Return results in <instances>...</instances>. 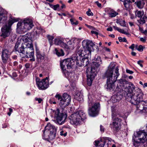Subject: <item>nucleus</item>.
<instances>
[{
  "label": "nucleus",
  "mask_w": 147,
  "mask_h": 147,
  "mask_svg": "<svg viewBox=\"0 0 147 147\" xmlns=\"http://www.w3.org/2000/svg\"><path fill=\"white\" fill-rule=\"evenodd\" d=\"M82 47L78 46L76 48V52L77 55L72 56L71 59L74 62H76V65L79 66H86L88 64V59L85 55H91L92 49L94 45V43L90 40H84L82 42Z\"/></svg>",
  "instance_id": "obj_1"
},
{
  "label": "nucleus",
  "mask_w": 147,
  "mask_h": 147,
  "mask_svg": "<svg viewBox=\"0 0 147 147\" xmlns=\"http://www.w3.org/2000/svg\"><path fill=\"white\" fill-rule=\"evenodd\" d=\"M125 94L126 99L131 104L138 105L141 101L142 105L147 104L146 101H143V94L141 90L135 87L134 84L130 83L129 86L125 88Z\"/></svg>",
  "instance_id": "obj_2"
},
{
  "label": "nucleus",
  "mask_w": 147,
  "mask_h": 147,
  "mask_svg": "<svg viewBox=\"0 0 147 147\" xmlns=\"http://www.w3.org/2000/svg\"><path fill=\"white\" fill-rule=\"evenodd\" d=\"M115 67L114 63H111L104 75V78H107L106 88L111 91L113 90L115 87L114 83L119 75V69Z\"/></svg>",
  "instance_id": "obj_3"
},
{
  "label": "nucleus",
  "mask_w": 147,
  "mask_h": 147,
  "mask_svg": "<svg viewBox=\"0 0 147 147\" xmlns=\"http://www.w3.org/2000/svg\"><path fill=\"white\" fill-rule=\"evenodd\" d=\"M116 107L115 106L111 107L112 122L110 124L111 129L114 131H118L121 127V119L117 117Z\"/></svg>",
  "instance_id": "obj_4"
},
{
  "label": "nucleus",
  "mask_w": 147,
  "mask_h": 147,
  "mask_svg": "<svg viewBox=\"0 0 147 147\" xmlns=\"http://www.w3.org/2000/svg\"><path fill=\"white\" fill-rule=\"evenodd\" d=\"M86 118V114L82 111H79L75 112L71 114L69 117L71 124L76 125H80Z\"/></svg>",
  "instance_id": "obj_5"
},
{
  "label": "nucleus",
  "mask_w": 147,
  "mask_h": 147,
  "mask_svg": "<svg viewBox=\"0 0 147 147\" xmlns=\"http://www.w3.org/2000/svg\"><path fill=\"white\" fill-rule=\"evenodd\" d=\"M20 55L22 58H28V56L30 55H33L34 53V49L32 42H30V44H28L25 42L22 44L20 49L19 50Z\"/></svg>",
  "instance_id": "obj_6"
},
{
  "label": "nucleus",
  "mask_w": 147,
  "mask_h": 147,
  "mask_svg": "<svg viewBox=\"0 0 147 147\" xmlns=\"http://www.w3.org/2000/svg\"><path fill=\"white\" fill-rule=\"evenodd\" d=\"M33 21L31 19L26 18L22 22H19L17 24V29L22 33L31 29L33 26Z\"/></svg>",
  "instance_id": "obj_7"
},
{
  "label": "nucleus",
  "mask_w": 147,
  "mask_h": 147,
  "mask_svg": "<svg viewBox=\"0 0 147 147\" xmlns=\"http://www.w3.org/2000/svg\"><path fill=\"white\" fill-rule=\"evenodd\" d=\"M18 21L17 19L14 18H10L7 23L5 24L2 28L1 36L4 38L9 36L11 31V27L12 25Z\"/></svg>",
  "instance_id": "obj_8"
},
{
  "label": "nucleus",
  "mask_w": 147,
  "mask_h": 147,
  "mask_svg": "<svg viewBox=\"0 0 147 147\" xmlns=\"http://www.w3.org/2000/svg\"><path fill=\"white\" fill-rule=\"evenodd\" d=\"M55 97L58 100L57 103L61 107L68 106L70 103L71 99V96L66 93H64L62 96L57 93Z\"/></svg>",
  "instance_id": "obj_9"
},
{
  "label": "nucleus",
  "mask_w": 147,
  "mask_h": 147,
  "mask_svg": "<svg viewBox=\"0 0 147 147\" xmlns=\"http://www.w3.org/2000/svg\"><path fill=\"white\" fill-rule=\"evenodd\" d=\"M86 73L87 74V84L89 86H90L95 76L96 75V70L92 68L90 69V68L88 67L86 70Z\"/></svg>",
  "instance_id": "obj_10"
},
{
  "label": "nucleus",
  "mask_w": 147,
  "mask_h": 147,
  "mask_svg": "<svg viewBox=\"0 0 147 147\" xmlns=\"http://www.w3.org/2000/svg\"><path fill=\"white\" fill-rule=\"evenodd\" d=\"M36 84L40 90H45L49 86V80L47 77L42 80H40L38 78H36Z\"/></svg>",
  "instance_id": "obj_11"
},
{
  "label": "nucleus",
  "mask_w": 147,
  "mask_h": 147,
  "mask_svg": "<svg viewBox=\"0 0 147 147\" xmlns=\"http://www.w3.org/2000/svg\"><path fill=\"white\" fill-rule=\"evenodd\" d=\"M55 117L56 118L57 123L59 125L64 123L67 117L66 114L59 113L58 111H56L55 113Z\"/></svg>",
  "instance_id": "obj_12"
},
{
  "label": "nucleus",
  "mask_w": 147,
  "mask_h": 147,
  "mask_svg": "<svg viewBox=\"0 0 147 147\" xmlns=\"http://www.w3.org/2000/svg\"><path fill=\"white\" fill-rule=\"evenodd\" d=\"M74 65V62L71 58L65 59L60 62L61 67L63 71L66 70V66L67 68H71Z\"/></svg>",
  "instance_id": "obj_13"
},
{
  "label": "nucleus",
  "mask_w": 147,
  "mask_h": 147,
  "mask_svg": "<svg viewBox=\"0 0 147 147\" xmlns=\"http://www.w3.org/2000/svg\"><path fill=\"white\" fill-rule=\"evenodd\" d=\"M45 129L50 131V134L49 136V139L52 140L55 138L56 133V128L54 125L49 123L45 127Z\"/></svg>",
  "instance_id": "obj_14"
},
{
  "label": "nucleus",
  "mask_w": 147,
  "mask_h": 147,
  "mask_svg": "<svg viewBox=\"0 0 147 147\" xmlns=\"http://www.w3.org/2000/svg\"><path fill=\"white\" fill-rule=\"evenodd\" d=\"M99 104L98 103H96L91 107L88 109V114L91 116L94 117L97 115L98 114V108Z\"/></svg>",
  "instance_id": "obj_15"
},
{
  "label": "nucleus",
  "mask_w": 147,
  "mask_h": 147,
  "mask_svg": "<svg viewBox=\"0 0 147 147\" xmlns=\"http://www.w3.org/2000/svg\"><path fill=\"white\" fill-rule=\"evenodd\" d=\"M11 53L9 49H3L1 52V59L2 62L6 63L8 61L9 59Z\"/></svg>",
  "instance_id": "obj_16"
},
{
  "label": "nucleus",
  "mask_w": 147,
  "mask_h": 147,
  "mask_svg": "<svg viewBox=\"0 0 147 147\" xmlns=\"http://www.w3.org/2000/svg\"><path fill=\"white\" fill-rule=\"evenodd\" d=\"M7 11L2 8H0V21H5L7 19Z\"/></svg>",
  "instance_id": "obj_17"
},
{
  "label": "nucleus",
  "mask_w": 147,
  "mask_h": 147,
  "mask_svg": "<svg viewBox=\"0 0 147 147\" xmlns=\"http://www.w3.org/2000/svg\"><path fill=\"white\" fill-rule=\"evenodd\" d=\"M54 43L55 44L59 45L61 47L65 48H68L67 45L64 43L62 39L60 38H57L54 40Z\"/></svg>",
  "instance_id": "obj_18"
},
{
  "label": "nucleus",
  "mask_w": 147,
  "mask_h": 147,
  "mask_svg": "<svg viewBox=\"0 0 147 147\" xmlns=\"http://www.w3.org/2000/svg\"><path fill=\"white\" fill-rule=\"evenodd\" d=\"M118 85L121 88L125 87L128 84V82L125 79H121L117 80Z\"/></svg>",
  "instance_id": "obj_19"
},
{
  "label": "nucleus",
  "mask_w": 147,
  "mask_h": 147,
  "mask_svg": "<svg viewBox=\"0 0 147 147\" xmlns=\"http://www.w3.org/2000/svg\"><path fill=\"white\" fill-rule=\"evenodd\" d=\"M92 64L90 69H91L92 68L96 70V69L98 68L101 64L102 63V61H92Z\"/></svg>",
  "instance_id": "obj_20"
},
{
  "label": "nucleus",
  "mask_w": 147,
  "mask_h": 147,
  "mask_svg": "<svg viewBox=\"0 0 147 147\" xmlns=\"http://www.w3.org/2000/svg\"><path fill=\"white\" fill-rule=\"evenodd\" d=\"M95 144H94L96 147H97L99 144L100 147H103L105 144V141L104 140L101 139L100 141H95Z\"/></svg>",
  "instance_id": "obj_21"
},
{
  "label": "nucleus",
  "mask_w": 147,
  "mask_h": 147,
  "mask_svg": "<svg viewBox=\"0 0 147 147\" xmlns=\"http://www.w3.org/2000/svg\"><path fill=\"white\" fill-rule=\"evenodd\" d=\"M135 3L137 7L140 9L143 8L145 4V3L144 1L140 0L137 1L135 2Z\"/></svg>",
  "instance_id": "obj_22"
},
{
  "label": "nucleus",
  "mask_w": 147,
  "mask_h": 147,
  "mask_svg": "<svg viewBox=\"0 0 147 147\" xmlns=\"http://www.w3.org/2000/svg\"><path fill=\"white\" fill-rule=\"evenodd\" d=\"M31 40L29 39L27 36V35H25L24 36H23L21 40V42L22 43V44H24L25 42L27 43L28 44H30L28 42V41Z\"/></svg>",
  "instance_id": "obj_23"
},
{
  "label": "nucleus",
  "mask_w": 147,
  "mask_h": 147,
  "mask_svg": "<svg viewBox=\"0 0 147 147\" xmlns=\"http://www.w3.org/2000/svg\"><path fill=\"white\" fill-rule=\"evenodd\" d=\"M113 27L115 29V30H117L119 31V32L123 34H125L126 35H129V33L127 31H124V30L121 29H120L118 27H117L115 26H113Z\"/></svg>",
  "instance_id": "obj_24"
},
{
  "label": "nucleus",
  "mask_w": 147,
  "mask_h": 147,
  "mask_svg": "<svg viewBox=\"0 0 147 147\" xmlns=\"http://www.w3.org/2000/svg\"><path fill=\"white\" fill-rule=\"evenodd\" d=\"M55 51L56 54L59 57L63 56L64 55V52L62 49L55 48Z\"/></svg>",
  "instance_id": "obj_25"
},
{
  "label": "nucleus",
  "mask_w": 147,
  "mask_h": 147,
  "mask_svg": "<svg viewBox=\"0 0 147 147\" xmlns=\"http://www.w3.org/2000/svg\"><path fill=\"white\" fill-rule=\"evenodd\" d=\"M36 56L38 61H40L41 60H43L44 58V56L43 55H42L39 51H36Z\"/></svg>",
  "instance_id": "obj_26"
},
{
  "label": "nucleus",
  "mask_w": 147,
  "mask_h": 147,
  "mask_svg": "<svg viewBox=\"0 0 147 147\" xmlns=\"http://www.w3.org/2000/svg\"><path fill=\"white\" fill-rule=\"evenodd\" d=\"M136 108L137 110H139L141 111H142L144 113L147 112V107H141L140 105H137Z\"/></svg>",
  "instance_id": "obj_27"
},
{
  "label": "nucleus",
  "mask_w": 147,
  "mask_h": 147,
  "mask_svg": "<svg viewBox=\"0 0 147 147\" xmlns=\"http://www.w3.org/2000/svg\"><path fill=\"white\" fill-rule=\"evenodd\" d=\"M74 98L76 99L78 101H81L83 100V97L82 95H81L80 93H78L74 96Z\"/></svg>",
  "instance_id": "obj_28"
},
{
  "label": "nucleus",
  "mask_w": 147,
  "mask_h": 147,
  "mask_svg": "<svg viewBox=\"0 0 147 147\" xmlns=\"http://www.w3.org/2000/svg\"><path fill=\"white\" fill-rule=\"evenodd\" d=\"M116 22L118 24H119L121 26L123 27L125 26L126 24L125 21L124 20L120 19L117 20Z\"/></svg>",
  "instance_id": "obj_29"
},
{
  "label": "nucleus",
  "mask_w": 147,
  "mask_h": 147,
  "mask_svg": "<svg viewBox=\"0 0 147 147\" xmlns=\"http://www.w3.org/2000/svg\"><path fill=\"white\" fill-rule=\"evenodd\" d=\"M123 2L124 5L125 7L127 9H128L129 8L130 3H132V2L130 0H125L123 1Z\"/></svg>",
  "instance_id": "obj_30"
},
{
  "label": "nucleus",
  "mask_w": 147,
  "mask_h": 147,
  "mask_svg": "<svg viewBox=\"0 0 147 147\" xmlns=\"http://www.w3.org/2000/svg\"><path fill=\"white\" fill-rule=\"evenodd\" d=\"M50 6L55 10L60 11V10L59 8L60 5L58 4L55 5L50 4Z\"/></svg>",
  "instance_id": "obj_31"
},
{
  "label": "nucleus",
  "mask_w": 147,
  "mask_h": 147,
  "mask_svg": "<svg viewBox=\"0 0 147 147\" xmlns=\"http://www.w3.org/2000/svg\"><path fill=\"white\" fill-rule=\"evenodd\" d=\"M144 14L143 11H137L135 12V14L136 17L138 18H141Z\"/></svg>",
  "instance_id": "obj_32"
},
{
  "label": "nucleus",
  "mask_w": 147,
  "mask_h": 147,
  "mask_svg": "<svg viewBox=\"0 0 147 147\" xmlns=\"http://www.w3.org/2000/svg\"><path fill=\"white\" fill-rule=\"evenodd\" d=\"M110 16L111 17H114L118 15V13L113 10H111L109 13Z\"/></svg>",
  "instance_id": "obj_33"
},
{
  "label": "nucleus",
  "mask_w": 147,
  "mask_h": 147,
  "mask_svg": "<svg viewBox=\"0 0 147 147\" xmlns=\"http://www.w3.org/2000/svg\"><path fill=\"white\" fill-rule=\"evenodd\" d=\"M70 21L72 25H77L78 24V21L74 19H70Z\"/></svg>",
  "instance_id": "obj_34"
},
{
  "label": "nucleus",
  "mask_w": 147,
  "mask_h": 147,
  "mask_svg": "<svg viewBox=\"0 0 147 147\" xmlns=\"http://www.w3.org/2000/svg\"><path fill=\"white\" fill-rule=\"evenodd\" d=\"M47 37L50 43V44H51L52 45V40L54 38V37L53 36L48 35L47 36Z\"/></svg>",
  "instance_id": "obj_35"
},
{
  "label": "nucleus",
  "mask_w": 147,
  "mask_h": 147,
  "mask_svg": "<svg viewBox=\"0 0 147 147\" xmlns=\"http://www.w3.org/2000/svg\"><path fill=\"white\" fill-rule=\"evenodd\" d=\"M19 42H17L16 43L15 46V49L16 51H18L20 53V52L19 51V50H20V49L21 47L19 48H18L19 47Z\"/></svg>",
  "instance_id": "obj_36"
},
{
  "label": "nucleus",
  "mask_w": 147,
  "mask_h": 147,
  "mask_svg": "<svg viewBox=\"0 0 147 147\" xmlns=\"http://www.w3.org/2000/svg\"><path fill=\"white\" fill-rule=\"evenodd\" d=\"M102 61L100 57L97 55H95L94 59L92 60L93 61Z\"/></svg>",
  "instance_id": "obj_37"
},
{
  "label": "nucleus",
  "mask_w": 147,
  "mask_h": 147,
  "mask_svg": "<svg viewBox=\"0 0 147 147\" xmlns=\"http://www.w3.org/2000/svg\"><path fill=\"white\" fill-rule=\"evenodd\" d=\"M29 55V56H28V58H30V60L32 62L34 61L35 60V58H34V53L33 54V55Z\"/></svg>",
  "instance_id": "obj_38"
},
{
  "label": "nucleus",
  "mask_w": 147,
  "mask_h": 147,
  "mask_svg": "<svg viewBox=\"0 0 147 147\" xmlns=\"http://www.w3.org/2000/svg\"><path fill=\"white\" fill-rule=\"evenodd\" d=\"M37 32H38V33H39V34H40L44 32H45V30L42 28H39L37 29Z\"/></svg>",
  "instance_id": "obj_39"
},
{
  "label": "nucleus",
  "mask_w": 147,
  "mask_h": 147,
  "mask_svg": "<svg viewBox=\"0 0 147 147\" xmlns=\"http://www.w3.org/2000/svg\"><path fill=\"white\" fill-rule=\"evenodd\" d=\"M118 39L119 41L120 42H126L127 41L126 38H122L121 37H119L118 38Z\"/></svg>",
  "instance_id": "obj_40"
},
{
  "label": "nucleus",
  "mask_w": 147,
  "mask_h": 147,
  "mask_svg": "<svg viewBox=\"0 0 147 147\" xmlns=\"http://www.w3.org/2000/svg\"><path fill=\"white\" fill-rule=\"evenodd\" d=\"M138 21L139 23L141 24H142L145 23V21L142 18H140V20H138Z\"/></svg>",
  "instance_id": "obj_41"
},
{
  "label": "nucleus",
  "mask_w": 147,
  "mask_h": 147,
  "mask_svg": "<svg viewBox=\"0 0 147 147\" xmlns=\"http://www.w3.org/2000/svg\"><path fill=\"white\" fill-rule=\"evenodd\" d=\"M88 16H93V13L91 12L90 9H89L88 11L86 12Z\"/></svg>",
  "instance_id": "obj_42"
},
{
  "label": "nucleus",
  "mask_w": 147,
  "mask_h": 147,
  "mask_svg": "<svg viewBox=\"0 0 147 147\" xmlns=\"http://www.w3.org/2000/svg\"><path fill=\"white\" fill-rule=\"evenodd\" d=\"M137 50L140 52H142L143 51V46L141 45H139L137 49Z\"/></svg>",
  "instance_id": "obj_43"
},
{
  "label": "nucleus",
  "mask_w": 147,
  "mask_h": 147,
  "mask_svg": "<svg viewBox=\"0 0 147 147\" xmlns=\"http://www.w3.org/2000/svg\"><path fill=\"white\" fill-rule=\"evenodd\" d=\"M60 135L61 136H63L65 137L67 135V132H64L63 131H61L60 132Z\"/></svg>",
  "instance_id": "obj_44"
},
{
  "label": "nucleus",
  "mask_w": 147,
  "mask_h": 147,
  "mask_svg": "<svg viewBox=\"0 0 147 147\" xmlns=\"http://www.w3.org/2000/svg\"><path fill=\"white\" fill-rule=\"evenodd\" d=\"M34 36H35L36 38H38L39 36V33H38V32H37V30L34 32Z\"/></svg>",
  "instance_id": "obj_45"
},
{
  "label": "nucleus",
  "mask_w": 147,
  "mask_h": 147,
  "mask_svg": "<svg viewBox=\"0 0 147 147\" xmlns=\"http://www.w3.org/2000/svg\"><path fill=\"white\" fill-rule=\"evenodd\" d=\"M143 62V61L139 60L138 61V64L140 65V66L142 67H143V66L142 64V63Z\"/></svg>",
  "instance_id": "obj_46"
},
{
  "label": "nucleus",
  "mask_w": 147,
  "mask_h": 147,
  "mask_svg": "<svg viewBox=\"0 0 147 147\" xmlns=\"http://www.w3.org/2000/svg\"><path fill=\"white\" fill-rule=\"evenodd\" d=\"M135 47V45L134 44H133L131 45L129 47V48L131 49L132 51L134 50V48Z\"/></svg>",
  "instance_id": "obj_47"
},
{
  "label": "nucleus",
  "mask_w": 147,
  "mask_h": 147,
  "mask_svg": "<svg viewBox=\"0 0 147 147\" xmlns=\"http://www.w3.org/2000/svg\"><path fill=\"white\" fill-rule=\"evenodd\" d=\"M35 100L36 101H38L39 103H40L42 101V99L41 98H35Z\"/></svg>",
  "instance_id": "obj_48"
},
{
  "label": "nucleus",
  "mask_w": 147,
  "mask_h": 147,
  "mask_svg": "<svg viewBox=\"0 0 147 147\" xmlns=\"http://www.w3.org/2000/svg\"><path fill=\"white\" fill-rule=\"evenodd\" d=\"M126 72L127 73L129 74H132L133 73V72L132 71L127 69L126 70Z\"/></svg>",
  "instance_id": "obj_49"
},
{
  "label": "nucleus",
  "mask_w": 147,
  "mask_h": 147,
  "mask_svg": "<svg viewBox=\"0 0 147 147\" xmlns=\"http://www.w3.org/2000/svg\"><path fill=\"white\" fill-rule=\"evenodd\" d=\"M91 33L93 34H94L96 36H97L98 34V33L96 31H92Z\"/></svg>",
  "instance_id": "obj_50"
},
{
  "label": "nucleus",
  "mask_w": 147,
  "mask_h": 147,
  "mask_svg": "<svg viewBox=\"0 0 147 147\" xmlns=\"http://www.w3.org/2000/svg\"><path fill=\"white\" fill-rule=\"evenodd\" d=\"M30 64L29 63H26L25 64V67L26 68H28L30 66Z\"/></svg>",
  "instance_id": "obj_51"
},
{
  "label": "nucleus",
  "mask_w": 147,
  "mask_h": 147,
  "mask_svg": "<svg viewBox=\"0 0 147 147\" xmlns=\"http://www.w3.org/2000/svg\"><path fill=\"white\" fill-rule=\"evenodd\" d=\"M95 3L99 7H101V3H99L98 1H96Z\"/></svg>",
  "instance_id": "obj_52"
},
{
  "label": "nucleus",
  "mask_w": 147,
  "mask_h": 147,
  "mask_svg": "<svg viewBox=\"0 0 147 147\" xmlns=\"http://www.w3.org/2000/svg\"><path fill=\"white\" fill-rule=\"evenodd\" d=\"M100 130L102 132H104V128L101 125H100Z\"/></svg>",
  "instance_id": "obj_53"
},
{
  "label": "nucleus",
  "mask_w": 147,
  "mask_h": 147,
  "mask_svg": "<svg viewBox=\"0 0 147 147\" xmlns=\"http://www.w3.org/2000/svg\"><path fill=\"white\" fill-rule=\"evenodd\" d=\"M140 40L143 42H145L146 41V39L145 38H140Z\"/></svg>",
  "instance_id": "obj_54"
},
{
  "label": "nucleus",
  "mask_w": 147,
  "mask_h": 147,
  "mask_svg": "<svg viewBox=\"0 0 147 147\" xmlns=\"http://www.w3.org/2000/svg\"><path fill=\"white\" fill-rule=\"evenodd\" d=\"M145 22V20L147 19V16L144 15L142 18Z\"/></svg>",
  "instance_id": "obj_55"
},
{
  "label": "nucleus",
  "mask_w": 147,
  "mask_h": 147,
  "mask_svg": "<svg viewBox=\"0 0 147 147\" xmlns=\"http://www.w3.org/2000/svg\"><path fill=\"white\" fill-rule=\"evenodd\" d=\"M50 102L51 103H53L54 104H56L57 103L56 101H52V99H51L50 100Z\"/></svg>",
  "instance_id": "obj_56"
},
{
  "label": "nucleus",
  "mask_w": 147,
  "mask_h": 147,
  "mask_svg": "<svg viewBox=\"0 0 147 147\" xmlns=\"http://www.w3.org/2000/svg\"><path fill=\"white\" fill-rule=\"evenodd\" d=\"M107 30L108 31H112L113 30V29L111 27H110L107 28Z\"/></svg>",
  "instance_id": "obj_57"
},
{
  "label": "nucleus",
  "mask_w": 147,
  "mask_h": 147,
  "mask_svg": "<svg viewBox=\"0 0 147 147\" xmlns=\"http://www.w3.org/2000/svg\"><path fill=\"white\" fill-rule=\"evenodd\" d=\"M61 7L62 9L65 8L66 7V6L65 4H64L63 3H62V6H61Z\"/></svg>",
  "instance_id": "obj_58"
},
{
  "label": "nucleus",
  "mask_w": 147,
  "mask_h": 147,
  "mask_svg": "<svg viewBox=\"0 0 147 147\" xmlns=\"http://www.w3.org/2000/svg\"><path fill=\"white\" fill-rule=\"evenodd\" d=\"M13 76L14 77H16L17 76V75L16 73L15 72H14L13 73Z\"/></svg>",
  "instance_id": "obj_59"
},
{
  "label": "nucleus",
  "mask_w": 147,
  "mask_h": 147,
  "mask_svg": "<svg viewBox=\"0 0 147 147\" xmlns=\"http://www.w3.org/2000/svg\"><path fill=\"white\" fill-rule=\"evenodd\" d=\"M86 25L88 27V28H90V29H92L93 28L92 26H90V25H86Z\"/></svg>",
  "instance_id": "obj_60"
},
{
  "label": "nucleus",
  "mask_w": 147,
  "mask_h": 147,
  "mask_svg": "<svg viewBox=\"0 0 147 147\" xmlns=\"http://www.w3.org/2000/svg\"><path fill=\"white\" fill-rule=\"evenodd\" d=\"M105 50L108 52H110V49L109 48H107V47H105L104 48Z\"/></svg>",
  "instance_id": "obj_61"
},
{
  "label": "nucleus",
  "mask_w": 147,
  "mask_h": 147,
  "mask_svg": "<svg viewBox=\"0 0 147 147\" xmlns=\"http://www.w3.org/2000/svg\"><path fill=\"white\" fill-rule=\"evenodd\" d=\"M129 24L131 26H134V24L132 22H129Z\"/></svg>",
  "instance_id": "obj_62"
},
{
  "label": "nucleus",
  "mask_w": 147,
  "mask_h": 147,
  "mask_svg": "<svg viewBox=\"0 0 147 147\" xmlns=\"http://www.w3.org/2000/svg\"><path fill=\"white\" fill-rule=\"evenodd\" d=\"M64 127L65 128H69V129L71 128L70 126L69 125H68V126L65 125L64 126Z\"/></svg>",
  "instance_id": "obj_63"
},
{
  "label": "nucleus",
  "mask_w": 147,
  "mask_h": 147,
  "mask_svg": "<svg viewBox=\"0 0 147 147\" xmlns=\"http://www.w3.org/2000/svg\"><path fill=\"white\" fill-rule=\"evenodd\" d=\"M131 55L133 56H135L136 55V53L134 52H132L131 53Z\"/></svg>",
  "instance_id": "obj_64"
}]
</instances>
